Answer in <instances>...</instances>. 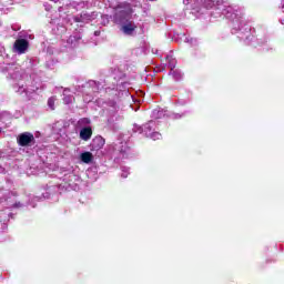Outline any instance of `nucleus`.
<instances>
[{"instance_id": "15", "label": "nucleus", "mask_w": 284, "mask_h": 284, "mask_svg": "<svg viewBox=\"0 0 284 284\" xmlns=\"http://www.w3.org/2000/svg\"><path fill=\"white\" fill-rule=\"evenodd\" d=\"M169 68L171 69V72L176 68V60L172 57H168Z\"/></svg>"}, {"instance_id": "13", "label": "nucleus", "mask_w": 284, "mask_h": 284, "mask_svg": "<svg viewBox=\"0 0 284 284\" xmlns=\"http://www.w3.org/2000/svg\"><path fill=\"white\" fill-rule=\"evenodd\" d=\"M74 179V173H67L63 176V181H65L69 186H72V180Z\"/></svg>"}, {"instance_id": "4", "label": "nucleus", "mask_w": 284, "mask_h": 284, "mask_svg": "<svg viewBox=\"0 0 284 284\" xmlns=\"http://www.w3.org/2000/svg\"><path fill=\"white\" fill-rule=\"evenodd\" d=\"M34 141V135L32 133L24 132L19 135L18 143L22 148H26V145H30L31 142Z\"/></svg>"}, {"instance_id": "3", "label": "nucleus", "mask_w": 284, "mask_h": 284, "mask_svg": "<svg viewBox=\"0 0 284 284\" xmlns=\"http://www.w3.org/2000/svg\"><path fill=\"white\" fill-rule=\"evenodd\" d=\"M134 132H139L140 134H144L148 136V139H152L153 141L161 140V133L156 132V122L149 121L144 125H135L133 128Z\"/></svg>"}, {"instance_id": "12", "label": "nucleus", "mask_w": 284, "mask_h": 284, "mask_svg": "<svg viewBox=\"0 0 284 284\" xmlns=\"http://www.w3.org/2000/svg\"><path fill=\"white\" fill-rule=\"evenodd\" d=\"M108 112L111 114H116V112H119V105H116L114 102H110Z\"/></svg>"}, {"instance_id": "23", "label": "nucleus", "mask_w": 284, "mask_h": 284, "mask_svg": "<svg viewBox=\"0 0 284 284\" xmlns=\"http://www.w3.org/2000/svg\"><path fill=\"white\" fill-rule=\"evenodd\" d=\"M282 10L284 12V0H282Z\"/></svg>"}, {"instance_id": "8", "label": "nucleus", "mask_w": 284, "mask_h": 284, "mask_svg": "<svg viewBox=\"0 0 284 284\" xmlns=\"http://www.w3.org/2000/svg\"><path fill=\"white\" fill-rule=\"evenodd\" d=\"M80 138L82 139V141H90V139L92 138V129L90 126L83 128L80 131Z\"/></svg>"}, {"instance_id": "7", "label": "nucleus", "mask_w": 284, "mask_h": 284, "mask_svg": "<svg viewBox=\"0 0 284 284\" xmlns=\"http://www.w3.org/2000/svg\"><path fill=\"white\" fill-rule=\"evenodd\" d=\"M118 152H120L122 159H125L130 152V146H128V142H121L120 145H116Z\"/></svg>"}, {"instance_id": "6", "label": "nucleus", "mask_w": 284, "mask_h": 284, "mask_svg": "<svg viewBox=\"0 0 284 284\" xmlns=\"http://www.w3.org/2000/svg\"><path fill=\"white\" fill-rule=\"evenodd\" d=\"M103 145H105V140L101 136H97L92 140L91 150L93 152H98V150H101Z\"/></svg>"}, {"instance_id": "22", "label": "nucleus", "mask_w": 284, "mask_h": 284, "mask_svg": "<svg viewBox=\"0 0 284 284\" xmlns=\"http://www.w3.org/2000/svg\"><path fill=\"white\" fill-rule=\"evenodd\" d=\"M94 34H95V37H99V34H101V32L95 31Z\"/></svg>"}, {"instance_id": "11", "label": "nucleus", "mask_w": 284, "mask_h": 284, "mask_svg": "<svg viewBox=\"0 0 284 284\" xmlns=\"http://www.w3.org/2000/svg\"><path fill=\"white\" fill-rule=\"evenodd\" d=\"M63 103H65L67 105L68 104H70V103H72V101H74V97H72L71 94H70V90H68V89H65L64 91H63Z\"/></svg>"}, {"instance_id": "9", "label": "nucleus", "mask_w": 284, "mask_h": 284, "mask_svg": "<svg viewBox=\"0 0 284 284\" xmlns=\"http://www.w3.org/2000/svg\"><path fill=\"white\" fill-rule=\"evenodd\" d=\"M168 114V111L163 109H154L152 111V119H163Z\"/></svg>"}, {"instance_id": "25", "label": "nucleus", "mask_w": 284, "mask_h": 284, "mask_svg": "<svg viewBox=\"0 0 284 284\" xmlns=\"http://www.w3.org/2000/svg\"><path fill=\"white\" fill-rule=\"evenodd\" d=\"M51 1H59V0H51Z\"/></svg>"}, {"instance_id": "20", "label": "nucleus", "mask_w": 284, "mask_h": 284, "mask_svg": "<svg viewBox=\"0 0 284 284\" xmlns=\"http://www.w3.org/2000/svg\"><path fill=\"white\" fill-rule=\"evenodd\" d=\"M81 122L82 123H90V120L89 119H82Z\"/></svg>"}, {"instance_id": "14", "label": "nucleus", "mask_w": 284, "mask_h": 284, "mask_svg": "<svg viewBox=\"0 0 284 284\" xmlns=\"http://www.w3.org/2000/svg\"><path fill=\"white\" fill-rule=\"evenodd\" d=\"M170 74H172V77H173V79H175V81H180V79H182V77H183V74L179 70H173L170 72Z\"/></svg>"}, {"instance_id": "10", "label": "nucleus", "mask_w": 284, "mask_h": 284, "mask_svg": "<svg viewBox=\"0 0 284 284\" xmlns=\"http://www.w3.org/2000/svg\"><path fill=\"white\" fill-rule=\"evenodd\" d=\"M80 159L82 163H92V159H94V156L91 152H83L81 153Z\"/></svg>"}, {"instance_id": "26", "label": "nucleus", "mask_w": 284, "mask_h": 284, "mask_svg": "<svg viewBox=\"0 0 284 284\" xmlns=\"http://www.w3.org/2000/svg\"><path fill=\"white\" fill-rule=\"evenodd\" d=\"M0 192H3V190L0 189Z\"/></svg>"}, {"instance_id": "19", "label": "nucleus", "mask_w": 284, "mask_h": 284, "mask_svg": "<svg viewBox=\"0 0 284 284\" xmlns=\"http://www.w3.org/2000/svg\"><path fill=\"white\" fill-rule=\"evenodd\" d=\"M12 68H14V64L9 65V68H7L8 72H10V74H12Z\"/></svg>"}, {"instance_id": "27", "label": "nucleus", "mask_w": 284, "mask_h": 284, "mask_svg": "<svg viewBox=\"0 0 284 284\" xmlns=\"http://www.w3.org/2000/svg\"><path fill=\"white\" fill-rule=\"evenodd\" d=\"M149 1H154V0H149Z\"/></svg>"}, {"instance_id": "17", "label": "nucleus", "mask_w": 284, "mask_h": 284, "mask_svg": "<svg viewBox=\"0 0 284 284\" xmlns=\"http://www.w3.org/2000/svg\"><path fill=\"white\" fill-rule=\"evenodd\" d=\"M54 101H57V98L52 97L48 100V105L50 110H54Z\"/></svg>"}, {"instance_id": "5", "label": "nucleus", "mask_w": 284, "mask_h": 284, "mask_svg": "<svg viewBox=\"0 0 284 284\" xmlns=\"http://www.w3.org/2000/svg\"><path fill=\"white\" fill-rule=\"evenodd\" d=\"M14 50L18 54L26 53V50H28V41L24 39L17 40L14 42Z\"/></svg>"}, {"instance_id": "21", "label": "nucleus", "mask_w": 284, "mask_h": 284, "mask_svg": "<svg viewBox=\"0 0 284 284\" xmlns=\"http://www.w3.org/2000/svg\"><path fill=\"white\" fill-rule=\"evenodd\" d=\"M173 119H181V115L180 114H174Z\"/></svg>"}, {"instance_id": "1", "label": "nucleus", "mask_w": 284, "mask_h": 284, "mask_svg": "<svg viewBox=\"0 0 284 284\" xmlns=\"http://www.w3.org/2000/svg\"><path fill=\"white\" fill-rule=\"evenodd\" d=\"M183 3L184 6H190L191 3L193 10H196L199 6L203 4L206 10H213L211 16L214 17V19H221V17L232 19L233 30L239 32V39L250 41V27H245L243 30L245 22L243 19L239 18L236 8L230 6L227 2L219 0H183Z\"/></svg>"}, {"instance_id": "18", "label": "nucleus", "mask_w": 284, "mask_h": 284, "mask_svg": "<svg viewBox=\"0 0 284 284\" xmlns=\"http://www.w3.org/2000/svg\"><path fill=\"white\" fill-rule=\"evenodd\" d=\"M23 92L26 93V94H28V89H26V87H19V89H18V93L19 94H23Z\"/></svg>"}, {"instance_id": "16", "label": "nucleus", "mask_w": 284, "mask_h": 284, "mask_svg": "<svg viewBox=\"0 0 284 284\" xmlns=\"http://www.w3.org/2000/svg\"><path fill=\"white\" fill-rule=\"evenodd\" d=\"M128 174H130V168H126V166L122 168V174H121L122 179H128Z\"/></svg>"}, {"instance_id": "2", "label": "nucleus", "mask_w": 284, "mask_h": 284, "mask_svg": "<svg viewBox=\"0 0 284 284\" xmlns=\"http://www.w3.org/2000/svg\"><path fill=\"white\" fill-rule=\"evenodd\" d=\"M125 9H118L114 21L120 26V30L126 37H134V32H136V24L132 21V8L130 4H125Z\"/></svg>"}, {"instance_id": "24", "label": "nucleus", "mask_w": 284, "mask_h": 284, "mask_svg": "<svg viewBox=\"0 0 284 284\" xmlns=\"http://www.w3.org/2000/svg\"><path fill=\"white\" fill-rule=\"evenodd\" d=\"M21 204L20 203H18V204H16V207H19Z\"/></svg>"}]
</instances>
